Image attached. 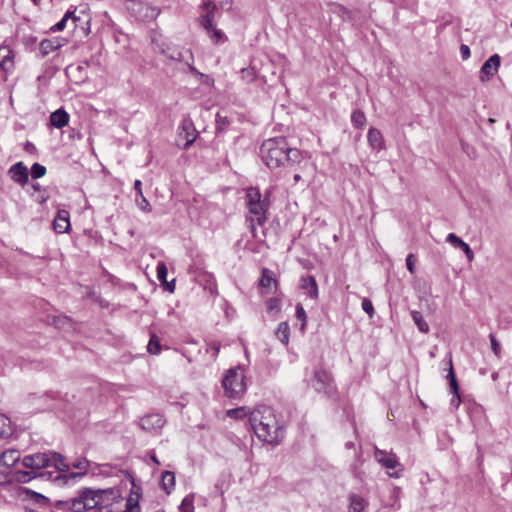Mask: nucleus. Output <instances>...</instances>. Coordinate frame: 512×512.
<instances>
[{"label":"nucleus","instance_id":"nucleus-26","mask_svg":"<svg viewBox=\"0 0 512 512\" xmlns=\"http://www.w3.org/2000/svg\"><path fill=\"white\" fill-rule=\"evenodd\" d=\"M302 288L308 290V295L311 299L318 297V286L313 276L308 275L302 278Z\"/></svg>","mask_w":512,"mask_h":512},{"label":"nucleus","instance_id":"nucleus-28","mask_svg":"<svg viewBox=\"0 0 512 512\" xmlns=\"http://www.w3.org/2000/svg\"><path fill=\"white\" fill-rule=\"evenodd\" d=\"M275 335L282 344L288 345L289 339H290V328H289L288 323L287 322L279 323V325L276 329Z\"/></svg>","mask_w":512,"mask_h":512},{"label":"nucleus","instance_id":"nucleus-22","mask_svg":"<svg viewBox=\"0 0 512 512\" xmlns=\"http://www.w3.org/2000/svg\"><path fill=\"white\" fill-rule=\"evenodd\" d=\"M367 140L372 149L377 151L384 149V139L380 130L371 127L367 134Z\"/></svg>","mask_w":512,"mask_h":512},{"label":"nucleus","instance_id":"nucleus-35","mask_svg":"<svg viewBox=\"0 0 512 512\" xmlns=\"http://www.w3.org/2000/svg\"><path fill=\"white\" fill-rule=\"evenodd\" d=\"M282 302L277 297L269 298L266 301V309L268 313L277 314L281 311Z\"/></svg>","mask_w":512,"mask_h":512},{"label":"nucleus","instance_id":"nucleus-20","mask_svg":"<svg viewBox=\"0 0 512 512\" xmlns=\"http://www.w3.org/2000/svg\"><path fill=\"white\" fill-rule=\"evenodd\" d=\"M64 45V39L53 38L44 39L39 44V53L41 57H45L53 51L61 48Z\"/></svg>","mask_w":512,"mask_h":512},{"label":"nucleus","instance_id":"nucleus-32","mask_svg":"<svg viewBox=\"0 0 512 512\" xmlns=\"http://www.w3.org/2000/svg\"><path fill=\"white\" fill-rule=\"evenodd\" d=\"M411 317H412L414 324L417 326V328L419 329L420 332H422V333L429 332V325L424 320L421 312L413 310V311H411Z\"/></svg>","mask_w":512,"mask_h":512},{"label":"nucleus","instance_id":"nucleus-46","mask_svg":"<svg viewBox=\"0 0 512 512\" xmlns=\"http://www.w3.org/2000/svg\"><path fill=\"white\" fill-rule=\"evenodd\" d=\"M446 241L452 244L455 248H460L461 244H464V241L454 233H449Z\"/></svg>","mask_w":512,"mask_h":512},{"label":"nucleus","instance_id":"nucleus-60","mask_svg":"<svg viewBox=\"0 0 512 512\" xmlns=\"http://www.w3.org/2000/svg\"><path fill=\"white\" fill-rule=\"evenodd\" d=\"M25 150L28 152H32L33 150H35L34 144H32L31 142H26Z\"/></svg>","mask_w":512,"mask_h":512},{"label":"nucleus","instance_id":"nucleus-64","mask_svg":"<svg viewBox=\"0 0 512 512\" xmlns=\"http://www.w3.org/2000/svg\"><path fill=\"white\" fill-rule=\"evenodd\" d=\"M345 446H346V448H348V449H352V448H354V443H353V442H351V441H348V442H346Z\"/></svg>","mask_w":512,"mask_h":512},{"label":"nucleus","instance_id":"nucleus-21","mask_svg":"<svg viewBox=\"0 0 512 512\" xmlns=\"http://www.w3.org/2000/svg\"><path fill=\"white\" fill-rule=\"evenodd\" d=\"M69 118V114L63 108H59L50 114V125L58 129L63 128L68 124Z\"/></svg>","mask_w":512,"mask_h":512},{"label":"nucleus","instance_id":"nucleus-63","mask_svg":"<svg viewBox=\"0 0 512 512\" xmlns=\"http://www.w3.org/2000/svg\"><path fill=\"white\" fill-rule=\"evenodd\" d=\"M491 378H492L493 381H496L499 378V373L498 372H493L491 374Z\"/></svg>","mask_w":512,"mask_h":512},{"label":"nucleus","instance_id":"nucleus-14","mask_svg":"<svg viewBox=\"0 0 512 512\" xmlns=\"http://www.w3.org/2000/svg\"><path fill=\"white\" fill-rule=\"evenodd\" d=\"M37 477H41L47 480H58L60 478V475L54 477V472L46 471L36 473L33 470H19L14 473V479L19 483H27Z\"/></svg>","mask_w":512,"mask_h":512},{"label":"nucleus","instance_id":"nucleus-1","mask_svg":"<svg viewBox=\"0 0 512 512\" xmlns=\"http://www.w3.org/2000/svg\"><path fill=\"white\" fill-rule=\"evenodd\" d=\"M262 161L269 169L285 165L293 166L303 160L302 152L291 148L284 137H274L265 140L260 147Z\"/></svg>","mask_w":512,"mask_h":512},{"label":"nucleus","instance_id":"nucleus-50","mask_svg":"<svg viewBox=\"0 0 512 512\" xmlns=\"http://www.w3.org/2000/svg\"><path fill=\"white\" fill-rule=\"evenodd\" d=\"M189 70L194 75L199 76L201 78L202 83H209L210 82V80H211L210 77L208 75H206V74H203V73L199 72L194 66L189 65Z\"/></svg>","mask_w":512,"mask_h":512},{"label":"nucleus","instance_id":"nucleus-47","mask_svg":"<svg viewBox=\"0 0 512 512\" xmlns=\"http://www.w3.org/2000/svg\"><path fill=\"white\" fill-rule=\"evenodd\" d=\"M140 198H136V203L138 205V207L145 211V212H150L151 211V205L150 203L148 202V200L142 195V196H139Z\"/></svg>","mask_w":512,"mask_h":512},{"label":"nucleus","instance_id":"nucleus-40","mask_svg":"<svg viewBox=\"0 0 512 512\" xmlns=\"http://www.w3.org/2000/svg\"><path fill=\"white\" fill-rule=\"evenodd\" d=\"M216 132H222L229 125L230 121L227 116L221 115L220 113L216 114Z\"/></svg>","mask_w":512,"mask_h":512},{"label":"nucleus","instance_id":"nucleus-23","mask_svg":"<svg viewBox=\"0 0 512 512\" xmlns=\"http://www.w3.org/2000/svg\"><path fill=\"white\" fill-rule=\"evenodd\" d=\"M157 278L164 285L165 289L169 292H173L175 289V280L173 279L171 282L167 281L168 270L163 262H159L157 264Z\"/></svg>","mask_w":512,"mask_h":512},{"label":"nucleus","instance_id":"nucleus-9","mask_svg":"<svg viewBox=\"0 0 512 512\" xmlns=\"http://www.w3.org/2000/svg\"><path fill=\"white\" fill-rule=\"evenodd\" d=\"M312 387L319 393L330 395L334 389L331 374L323 369L316 370L312 379Z\"/></svg>","mask_w":512,"mask_h":512},{"label":"nucleus","instance_id":"nucleus-29","mask_svg":"<svg viewBox=\"0 0 512 512\" xmlns=\"http://www.w3.org/2000/svg\"><path fill=\"white\" fill-rule=\"evenodd\" d=\"M162 488L166 491L167 494H170L175 486V474L171 471H165L162 473L161 477Z\"/></svg>","mask_w":512,"mask_h":512},{"label":"nucleus","instance_id":"nucleus-11","mask_svg":"<svg viewBox=\"0 0 512 512\" xmlns=\"http://www.w3.org/2000/svg\"><path fill=\"white\" fill-rule=\"evenodd\" d=\"M165 424V419L161 414L151 413L140 419V427L150 433H158Z\"/></svg>","mask_w":512,"mask_h":512},{"label":"nucleus","instance_id":"nucleus-38","mask_svg":"<svg viewBox=\"0 0 512 512\" xmlns=\"http://www.w3.org/2000/svg\"><path fill=\"white\" fill-rule=\"evenodd\" d=\"M296 318L301 321L300 330L304 332L307 324V315L301 303L296 304Z\"/></svg>","mask_w":512,"mask_h":512},{"label":"nucleus","instance_id":"nucleus-39","mask_svg":"<svg viewBox=\"0 0 512 512\" xmlns=\"http://www.w3.org/2000/svg\"><path fill=\"white\" fill-rule=\"evenodd\" d=\"M275 282V279L273 278V273L268 269H263L262 275L259 281L260 286L264 288H268L271 286V283Z\"/></svg>","mask_w":512,"mask_h":512},{"label":"nucleus","instance_id":"nucleus-48","mask_svg":"<svg viewBox=\"0 0 512 512\" xmlns=\"http://www.w3.org/2000/svg\"><path fill=\"white\" fill-rule=\"evenodd\" d=\"M362 309L372 318L374 315V307L368 298H364L361 304Z\"/></svg>","mask_w":512,"mask_h":512},{"label":"nucleus","instance_id":"nucleus-43","mask_svg":"<svg viewBox=\"0 0 512 512\" xmlns=\"http://www.w3.org/2000/svg\"><path fill=\"white\" fill-rule=\"evenodd\" d=\"M242 79L248 83L253 82L256 79V73L253 69L243 68L241 69Z\"/></svg>","mask_w":512,"mask_h":512},{"label":"nucleus","instance_id":"nucleus-62","mask_svg":"<svg viewBox=\"0 0 512 512\" xmlns=\"http://www.w3.org/2000/svg\"><path fill=\"white\" fill-rule=\"evenodd\" d=\"M32 188L35 190V191H40L41 190V185L39 183H33L32 184Z\"/></svg>","mask_w":512,"mask_h":512},{"label":"nucleus","instance_id":"nucleus-10","mask_svg":"<svg viewBox=\"0 0 512 512\" xmlns=\"http://www.w3.org/2000/svg\"><path fill=\"white\" fill-rule=\"evenodd\" d=\"M200 9L202 13L198 17L199 25L205 29H212L214 25L215 12L217 10V6L214 2L208 0L201 4Z\"/></svg>","mask_w":512,"mask_h":512},{"label":"nucleus","instance_id":"nucleus-13","mask_svg":"<svg viewBox=\"0 0 512 512\" xmlns=\"http://www.w3.org/2000/svg\"><path fill=\"white\" fill-rule=\"evenodd\" d=\"M501 64V57L498 54L491 55L480 69V80L489 81L497 72Z\"/></svg>","mask_w":512,"mask_h":512},{"label":"nucleus","instance_id":"nucleus-36","mask_svg":"<svg viewBox=\"0 0 512 512\" xmlns=\"http://www.w3.org/2000/svg\"><path fill=\"white\" fill-rule=\"evenodd\" d=\"M351 122L354 127L363 128L366 123V116L361 110H355L351 115Z\"/></svg>","mask_w":512,"mask_h":512},{"label":"nucleus","instance_id":"nucleus-3","mask_svg":"<svg viewBox=\"0 0 512 512\" xmlns=\"http://www.w3.org/2000/svg\"><path fill=\"white\" fill-rule=\"evenodd\" d=\"M92 494L87 496V498H93V500H88L89 506L88 510H93V512H120L114 508L116 504L119 503V492L116 489L108 488V489H92Z\"/></svg>","mask_w":512,"mask_h":512},{"label":"nucleus","instance_id":"nucleus-6","mask_svg":"<svg viewBox=\"0 0 512 512\" xmlns=\"http://www.w3.org/2000/svg\"><path fill=\"white\" fill-rule=\"evenodd\" d=\"M92 488H82L78 491L76 497L68 499V500H57L53 502L51 505L57 511L62 512H84L87 511V507L89 506L88 500H93V498H87L89 494L91 495Z\"/></svg>","mask_w":512,"mask_h":512},{"label":"nucleus","instance_id":"nucleus-34","mask_svg":"<svg viewBox=\"0 0 512 512\" xmlns=\"http://www.w3.org/2000/svg\"><path fill=\"white\" fill-rule=\"evenodd\" d=\"M161 342L156 334H151L150 340L147 344V350L150 354L158 355L161 352Z\"/></svg>","mask_w":512,"mask_h":512},{"label":"nucleus","instance_id":"nucleus-8","mask_svg":"<svg viewBox=\"0 0 512 512\" xmlns=\"http://www.w3.org/2000/svg\"><path fill=\"white\" fill-rule=\"evenodd\" d=\"M246 202L249 212L257 217V224L263 226L267 220L266 212L270 205L268 197L261 199L260 191L251 187L247 190Z\"/></svg>","mask_w":512,"mask_h":512},{"label":"nucleus","instance_id":"nucleus-37","mask_svg":"<svg viewBox=\"0 0 512 512\" xmlns=\"http://www.w3.org/2000/svg\"><path fill=\"white\" fill-rule=\"evenodd\" d=\"M206 32L214 44H219L226 40L225 34L221 30L216 29L215 26L212 29L206 30Z\"/></svg>","mask_w":512,"mask_h":512},{"label":"nucleus","instance_id":"nucleus-31","mask_svg":"<svg viewBox=\"0 0 512 512\" xmlns=\"http://www.w3.org/2000/svg\"><path fill=\"white\" fill-rule=\"evenodd\" d=\"M12 433L13 428L10 419L4 414H0V438H7Z\"/></svg>","mask_w":512,"mask_h":512},{"label":"nucleus","instance_id":"nucleus-52","mask_svg":"<svg viewBox=\"0 0 512 512\" xmlns=\"http://www.w3.org/2000/svg\"><path fill=\"white\" fill-rule=\"evenodd\" d=\"M180 508H187L193 510V499L190 496H186L182 502Z\"/></svg>","mask_w":512,"mask_h":512},{"label":"nucleus","instance_id":"nucleus-51","mask_svg":"<svg viewBox=\"0 0 512 512\" xmlns=\"http://www.w3.org/2000/svg\"><path fill=\"white\" fill-rule=\"evenodd\" d=\"M406 267L411 274L415 273V259L413 254H408L406 257Z\"/></svg>","mask_w":512,"mask_h":512},{"label":"nucleus","instance_id":"nucleus-19","mask_svg":"<svg viewBox=\"0 0 512 512\" xmlns=\"http://www.w3.org/2000/svg\"><path fill=\"white\" fill-rule=\"evenodd\" d=\"M447 379L449 381L450 391H451V393H453V397L451 399V405L457 408V407H459V405L461 403V398H460L459 386H458V382H457V379H456V376H455V373L453 370L451 358L449 359V372L447 375Z\"/></svg>","mask_w":512,"mask_h":512},{"label":"nucleus","instance_id":"nucleus-45","mask_svg":"<svg viewBox=\"0 0 512 512\" xmlns=\"http://www.w3.org/2000/svg\"><path fill=\"white\" fill-rule=\"evenodd\" d=\"M161 52L172 60H176V61L184 60V55L181 51L173 50L172 52H169V49H167V50L161 49Z\"/></svg>","mask_w":512,"mask_h":512},{"label":"nucleus","instance_id":"nucleus-54","mask_svg":"<svg viewBox=\"0 0 512 512\" xmlns=\"http://www.w3.org/2000/svg\"><path fill=\"white\" fill-rule=\"evenodd\" d=\"M66 26V18H62L59 22H57L52 28L51 30L56 32V31H62Z\"/></svg>","mask_w":512,"mask_h":512},{"label":"nucleus","instance_id":"nucleus-30","mask_svg":"<svg viewBox=\"0 0 512 512\" xmlns=\"http://www.w3.org/2000/svg\"><path fill=\"white\" fill-rule=\"evenodd\" d=\"M139 498L140 494L137 492H132L126 500L125 510L120 512H139Z\"/></svg>","mask_w":512,"mask_h":512},{"label":"nucleus","instance_id":"nucleus-16","mask_svg":"<svg viewBox=\"0 0 512 512\" xmlns=\"http://www.w3.org/2000/svg\"><path fill=\"white\" fill-rule=\"evenodd\" d=\"M179 130V136L184 135V138L186 140L184 144V148L186 149L189 146H191L197 138V132L195 130L192 120L189 118L183 119L179 127Z\"/></svg>","mask_w":512,"mask_h":512},{"label":"nucleus","instance_id":"nucleus-53","mask_svg":"<svg viewBox=\"0 0 512 512\" xmlns=\"http://www.w3.org/2000/svg\"><path fill=\"white\" fill-rule=\"evenodd\" d=\"M460 53H461L462 59L467 60L470 57V48L467 45L462 44L460 46Z\"/></svg>","mask_w":512,"mask_h":512},{"label":"nucleus","instance_id":"nucleus-15","mask_svg":"<svg viewBox=\"0 0 512 512\" xmlns=\"http://www.w3.org/2000/svg\"><path fill=\"white\" fill-rule=\"evenodd\" d=\"M8 173L10 178L21 186H24L28 182L29 171L23 162H17L16 164L12 165L9 168Z\"/></svg>","mask_w":512,"mask_h":512},{"label":"nucleus","instance_id":"nucleus-33","mask_svg":"<svg viewBox=\"0 0 512 512\" xmlns=\"http://www.w3.org/2000/svg\"><path fill=\"white\" fill-rule=\"evenodd\" d=\"M0 57H2L0 66L6 70L12 65V51L8 47H0Z\"/></svg>","mask_w":512,"mask_h":512},{"label":"nucleus","instance_id":"nucleus-2","mask_svg":"<svg viewBox=\"0 0 512 512\" xmlns=\"http://www.w3.org/2000/svg\"><path fill=\"white\" fill-rule=\"evenodd\" d=\"M22 465L30 470H40L53 465L57 470L65 472L69 465L65 463L64 457L57 452H43L24 456Z\"/></svg>","mask_w":512,"mask_h":512},{"label":"nucleus","instance_id":"nucleus-55","mask_svg":"<svg viewBox=\"0 0 512 512\" xmlns=\"http://www.w3.org/2000/svg\"><path fill=\"white\" fill-rule=\"evenodd\" d=\"M88 466V461L86 459L80 460L73 463V467L79 470L86 469Z\"/></svg>","mask_w":512,"mask_h":512},{"label":"nucleus","instance_id":"nucleus-49","mask_svg":"<svg viewBox=\"0 0 512 512\" xmlns=\"http://www.w3.org/2000/svg\"><path fill=\"white\" fill-rule=\"evenodd\" d=\"M459 249L463 251V253L465 254L469 261H472L474 259V252L466 242H464V244H461Z\"/></svg>","mask_w":512,"mask_h":512},{"label":"nucleus","instance_id":"nucleus-25","mask_svg":"<svg viewBox=\"0 0 512 512\" xmlns=\"http://www.w3.org/2000/svg\"><path fill=\"white\" fill-rule=\"evenodd\" d=\"M20 460V453L18 450L9 449L4 451L0 456V465L12 467Z\"/></svg>","mask_w":512,"mask_h":512},{"label":"nucleus","instance_id":"nucleus-17","mask_svg":"<svg viewBox=\"0 0 512 512\" xmlns=\"http://www.w3.org/2000/svg\"><path fill=\"white\" fill-rule=\"evenodd\" d=\"M374 454L376 460L387 469H395L401 466L397 456L394 453H388L384 450L376 448Z\"/></svg>","mask_w":512,"mask_h":512},{"label":"nucleus","instance_id":"nucleus-4","mask_svg":"<svg viewBox=\"0 0 512 512\" xmlns=\"http://www.w3.org/2000/svg\"><path fill=\"white\" fill-rule=\"evenodd\" d=\"M224 393L228 398H238L246 391L244 370L241 366L230 368L222 379Z\"/></svg>","mask_w":512,"mask_h":512},{"label":"nucleus","instance_id":"nucleus-18","mask_svg":"<svg viewBox=\"0 0 512 512\" xmlns=\"http://www.w3.org/2000/svg\"><path fill=\"white\" fill-rule=\"evenodd\" d=\"M70 215L67 210H58L57 215L53 221V229L56 233L63 234L70 230Z\"/></svg>","mask_w":512,"mask_h":512},{"label":"nucleus","instance_id":"nucleus-41","mask_svg":"<svg viewBox=\"0 0 512 512\" xmlns=\"http://www.w3.org/2000/svg\"><path fill=\"white\" fill-rule=\"evenodd\" d=\"M46 174V167L39 164V163H34L31 167V175H32V178L34 179H38V178H41L43 177L44 175Z\"/></svg>","mask_w":512,"mask_h":512},{"label":"nucleus","instance_id":"nucleus-61","mask_svg":"<svg viewBox=\"0 0 512 512\" xmlns=\"http://www.w3.org/2000/svg\"><path fill=\"white\" fill-rule=\"evenodd\" d=\"M249 227L251 229V232L254 233L255 232V223H254V218H250L249 220ZM253 236L255 237V234H253Z\"/></svg>","mask_w":512,"mask_h":512},{"label":"nucleus","instance_id":"nucleus-56","mask_svg":"<svg viewBox=\"0 0 512 512\" xmlns=\"http://www.w3.org/2000/svg\"><path fill=\"white\" fill-rule=\"evenodd\" d=\"M62 18H66V22L68 21V19H72L74 22H77V21H79V19H80L79 17H77V16L74 14V12H73V11H70V10H68V11L64 14V16H63Z\"/></svg>","mask_w":512,"mask_h":512},{"label":"nucleus","instance_id":"nucleus-27","mask_svg":"<svg viewBox=\"0 0 512 512\" xmlns=\"http://www.w3.org/2000/svg\"><path fill=\"white\" fill-rule=\"evenodd\" d=\"M23 492L26 496L32 500L34 503L38 504L40 507H47L50 505V499L41 493L33 491L29 488H24Z\"/></svg>","mask_w":512,"mask_h":512},{"label":"nucleus","instance_id":"nucleus-42","mask_svg":"<svg viewBox=\"0 0 512 512\" xmlns=\"http://www.w3.org/2000/svg\"><path fill=\"white\" fill-rule=\"evenodd\" d=\"M489 339H490L491 349H492L493 353L495 354V356L497 358H500L501 357V346H500V343L498 342V340L496 339V337L492 333L489 334Z\"/></svg>","mask_w":512,"mask_h":512},{"label":"nucleus","instance_id":"nucleus-24","mask_svg":"<svg viewBox=\"0 0 512 512\" xmlns=\"http://www.w3.org/2000/svg\"><path fill=\"white\" fill-rule=\"evenodd\" d=\"M368 502L357 494H350L348 512H365Z\"/></svg>","mask_w":512,"mask_h":512},{"label":"nucleus","instance_id":"nucleus-44","mask_svg":"<svg viewBox=\"0 0 512 512\" xmlns=\"http://www.w3.org/2000/svg\"><path fill=\"white\" fill-rule=\"evenodd\" d=\"M227 416L234 419H240L246 416V412L244 407L229 409L227 411Z\"/></svg>","mask_w":512,"mask_h":512},{"label":"nucleus","instance_id":"nucleus-12","mask_svg":"<svg viewBox=\"0 0 512 512\" xmlns=\"http://www.w3.org/2000/svg\"><path fill=\"white\" fill-rule=\"evenodd\" d=\"M279 423L276 418L274 410L269 406H259L254 409L249 416V422H259L261 423Z\"/></svg>","mask_w":512,"mask_h":512},{"label":"nucleus","instance_id":"nucleus-5","mask_svg":"<svg viewBox=\"0 0 512 512\" xmlns=\"http://www.w3.org/2000/svg\"><path fill=\"white\" fill-rule=\"evenodd\" d=\"M250 425L257 436L263 442L278 445L284 438L285 429L280 423L250 422Z\"/></svg>","mask_w":512,"mask_h":512},{"label":"nucleus","instance_id":"nucleus-59","mask_svg":"<svg viewBox=\"0 0 512 512\" xmlns=\"http://www.w3.org/2000/svg\"><path fill=\"white\" fill-rule=\"evenodd\" d=\"M220 5L223 9L229 10L232 7V0H221Z\"/></svg>","mask_w":512,"mask_h":512},{"label":"nucleus","instance_id":"nucleus-57","mask_svg":"<svg viewBox=\"0 0 512 512\" xmlns=\"http://www.w3.org/2000/svg\"><path fill=\"white\" fill-rule=\"evenodd\" d=\"M141 186H142V182L140 180H136L134 182V189L136 191L137 196L143 195Z\"/></svg>","mask_w":512,"mask_h":512},{"label":"nucleus","instance_id":"nucleus-58","mask_svg":"<svg viewBox=\"0 0 512 512\" xmlns=\"http://www.w3.org/2000/svg\"><path fill=\"white\" fill-rule=\"evenodd\" d=\"M86 474V472H72L65 476V478L71 479V478H81Z\"/></svg>","mask_w":512,"mask_h":512},{"label":"nucleus","instance_id":"nucleus-7","mask_svg":"<svg viewBox=\"0 0 512 512\" xmlns=\"http://www.w3.org/2000/svg\"><path fill=\"white\" fill-rule=\"evenodd\" d=\"M124 6L131 17L141 22L153 21L160 14L159 8L141 0H126Z\"/></svg>","mask_w":512,"mask_h":512}]
</instances>
